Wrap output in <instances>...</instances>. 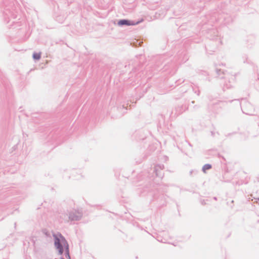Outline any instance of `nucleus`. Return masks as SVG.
Returning <instances> with one entry per match:
<instances>
[{
  "label": "nucleus",
  "mask_w": 259,
  "mask_h": 259,
  "mask_svg": "<svg viewBox=\"0 0 259 259\" xmlns=\"http://www.w3.org/2000/svg\"><path fill=\"white\" fill-rule=\"evenodd\" d=\"M55 237V245L56 248L58 250L60 254H62L64 250L65 251L66 256L70 259L69 254V247L68 245L64 238L60 235L57 236H54Z\"/></svg>",
  "instance_id": "1"
},
{
  "label": "nucleus",
  "mask_w": 259,
  "mask_h": 259,
  "mask_svg": "<svg viewBox=\"0 0 259 259\" xmlns=\"http://www.w3.org/2000/svg\"><path fill=\"white\" fill-rule=\"evenodd\" d=\"M118 24L120 25H134L135 23H130L128 21L126 20H122L118 22Z\"/></svg>",
  "instance_id": "2"
},
{
  "label": "nucleus",
  "mask_w": 259,
  "mask_h": 259,
  "mask_svg": "<svg viewBox=\"0 0 259 259\" xmlns=\"http://www.w3.org/2000/svg\"><path fill=\"white\" fill-rule=\"evenodd\" d=\"M211 168V165L209 164H205L203 167V170L205 172L206 170H208Z\"/></svg>",
  "instance_id": "3"
},
{
  "label": "nucleus",
  "mask_w": 259,
  "mask_h": 259,
  "mask_svg": "<svg viewBox=\"0 0 259 259\" xmlns=\"http://www.w3.org/2000/svg\"><path fill=\"white\" fill-rule=\"evenodd\" d=\"M33 58L35 60H39L40 58V54L37 53H34Z\"/></svg>",
  "instance_id": "4"
}]
</instances>
